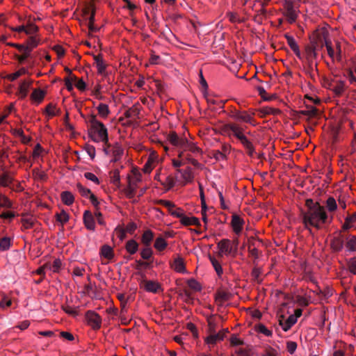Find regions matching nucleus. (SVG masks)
I'll return each instance as SVG.
<instances>
[{
    "mask_svg": "<svg viewBox=\"0 0 356 356\" xmlns=\"http://www.w3.org/2000/svg\"><path fill=\"white\" fill-rule=\"evenodd\" d=\"M103 150L106 155L111 157V162L120 161L124 154V149L122 145L118 143L111 145L108 142L107 144L104 145Z\"/></svg>",
    "mask_w": 356,
    "mask_h": 356,
    "instance_id": "nucleus-9",
    "label": "nucleus"
},
{
    "mask_svg": "<svg viewBox=\"0 0 356 356\" xmlns=\"http://www.w3.org/2000/svg\"><path fill=\"white\" fill-rule=\"evenodd\" d=\"M89 136L96 143H103L107 144L108 141V129L106 126L95 115H91L89 120Z\"/></svg>",
    "mask_w": 356,
    "mask_h": 356,
    "instance_id": "nucleus-3",
    "label": "nucleus"
},
{
    "mask_svg": "<svg viewBox=\"0 0 356 356\" xmlns=\"http://www.w3.org/2000/svg\"><path fill=\"white\" fill-rule=\"evenodd\" d=\"M285 38L286 39L287 44L291 49V50L294 52L296 56L299 58L302 59L301 53L299 49V46L297 44L296 40L293 36L285 35Z\"/></svg>",
    "mask_w": 356,
    "mask_h": 356,
    "instance_id": "nucleus-27",
    "label": "nucleus"
},
{
    "mask_svg": "<svg viewBox=\"0 0 356 356\" xmlns=\"http://www.w3.org/2000/svg\"><path fill=\"white\" fill-rule=\"evenodd\" d=\"M142 287L146 291L153 293H157L163 291L161 285L158 282L153 280H144L142 282Z\"/></svg>",
    "mask_w": 356,
    "mask_h": 356,
    "instance_id": "nucleus-18",
    "label": "nucleus"
},
{
    "mask_svg": "<svg viewBox=\"0 0 356 356\" xmlns=\"http://www.w3.org/2000/svg\"><path fill=\"white\" fill-rule=\"evenodd\" d=\"M260 113L264 115H278L282 113V111L279 108L270 107V106H264L260 109Z\"/></svg>",
    "mask_w": 356,
    "mask_h": 356,
    "instance_id": "nucleus-44",
    "label": "nucleus"
},
{
    "mask_svg": "<svg viewBox=\"0 0 356 356\" xmlns=\"http://www.w3.org/2000/svg\"><path fill=\"white\" fill-rule=\"evenodd\" d=\"M246 127H243L237 123L230 122L222 124L219 127V133L229 138H235L240 141L243 147L246 149L249 156H252L255 149L253 143L245 135Z\"/></svg>",
    "mask_w": 356,
    "mask_h": 356,
    "instance_id": "nucleus-1",
    "label": "nucleus"
},
{
    "mask_svg": "<svg viewBox=\"0 0 356 356\" xmlns=\"http://www.w3.org/2000/svg\"><path fill=\"white\" fill-rule=\"evenodd\" d=\"M83 222L89 230H95V222L92 213L90 211H86L83 213Z\"/></svg>",
    "mask_w": 356,
    "mask_h": 356,
    "instance_id": "nucleus-25",
    "label": "nucleus"
},
{
    "mask_svg": "<svg viewBox=\"0 0 356 356\" xmlns=\"http://www.w3.org/2000/svg\"><path fill=\"white\" fill-rule=\"evenodd\" d=\"M185 212L184 209L181 208H175L173 211L171 212V216L173 217L177 218L179 219V220L181 219V218L184 216Z\"/></svg>",
    "mask_w": 356,
    "mask_h": 356,
    "instance_id": "nucleus-60",
    "label": "nucleus"
},
{
    "mask_svg": "<svg viewBox=\"0 0 356 356\" xmlns=\"http://www.w3.org/2000/svg\"><path fill=\"white\" fill-rule=\"evenodd\" d=\"M343 238L341 236H334L330 243V246L334 252H340L343 248Z\"/></svg>",
    "mask_w": 356,
    "mask_h": 356,
    "instance_id": "nucleus-28",
    "label": "nucleus"
},
{
    "mask_svg": "<svg viewBox=\"0 0 356 356\" xmlns=\"http://www.w3.org/2000/svg\"><path fill=\"white\" fill-rule=\"evenodd\" d=\"M356 229V211L353 214L348 216L342 225V230L347 231L350 229Z\"/></svg>",
    "mask_w": 356,
    "mask_h": 356,
    "instance_id": "nucleus-22",
    "label": "nucleus"
},
{
    "mask_svg": "<svg viewBox=\"0 0 356 356\" xmlns=\"http://www.w3.org/2000/svg\"><path fill=\"white\" fill-rule=\"evenodd\" d=\"M226 17L229 19V21L232 23H243L245 22V19L240 17V15L237 13L234 12H227L226 13Z\"/></svg>",
    "mask_w": 356,
    "mask_h": 356,
    "instance_id": "nucleus-45",
    "label": "nucleus"
},
{
    "mask_svg": "<svg viewBox=\"0 0 356 356\" xmlns=\"http://www.w3.org/2000/svg\"><path fill=\"white\" fill-rule=\"evenodd\" d=\"M36 222L35 218L29 214H23L21 218L22 229H29L33 227Z\"/></svg>",
    "mask_w": 356,
    "mask_h": 356,
    "instance_id": "nucleus-21",
    "label": "nucleus"
},
{
    "mask_svg": "<svg viewBox=\"0 0 356 356\" xmlns=\"http://www.w3.org/2000/svg\"><path fill=\"white\" fill-rule=\"evenodd\" d=\"M45 92L40 88H35L31 95V99L37 104H40L45 97Z\"/></svg>",
    "mask_w": 356,
    "mask_h": 356,
    "instance_id": "nucleus-32",
    "label": "nucleus"
},
{
    "mask_svg": "<svg viewBox=\"0 0 356 356\" xmlns=\"http://www.w3.org/2000/svg\"><path fill=\"white\" fill-rule=\"evenodd\" d=\"M44 152V148L41 146L40 143H38L34 147L33 151L32 152L31 157L33 160L37 159L39 156L42 155Z\"/></svg>",
    "mask_w": 356,
    "mask_h": 356,
    "instance_id": "nucleus-54",
    "label": "nucleus"
},
{
    "mask_svg": "<svg viewBox=\"0 0 356 356\" xmlns=\"http://www.w3.org/2000/svg\"><path fill=\"white\" fill-rule=\"evenodd\" d=\"M142 175L137 169H133L128 175V185L125 189L126 195L131 198L135 195L138 184L141 181Z\"/></svg>",
    "mask_w": 356,
    "mask_h": 356,
    "instance_id": "nucleus-7",
    "label": "nucleus"
},
{
    "mask_svg": "<svg viewBox=\"0 0 356 356\" xmlns=\"http://www.w3.org/2000/svg\"><path fill=\"white\" fill-rule=\"evenodd\" d=\"M154 179L159 181L166 190H170L175 186L176 177L170 172L166 168H160L157 170Z\"/></svg>",
    "mask_w": 356,
    "mask_h": 356,
    "instance_id": "nucleus-5",
    "label": "nucleus"
},
{
    "mask_svg": "<svg viewBox=\"0 0 356 356\" xmlns=\"http://www.w3.org/2000/svg\"><path fill=\"white\" fill-rule=\"evenodd\" d=\"M60 199L63 203L67 206L72 205L74 202V196L70 191H63L60 193Z\"/></svg>",
    "mask_w": 356,
    "mask_h": 356,
    "instance_id": "nucleus-35",
    "label": "nucleus"
},
{
    "mask_svg": "<svg viewBox=\"0 0 356 356\" xmlns=\"http://www.w3.org/2000/svg\"><path fill=\"white\" fill-rule=\"evenodd\" d=\"M329 57L332 59V62H341L342 60V51L341 43L336 41L333 44L332 42L327 43L325 47Z\"/></svg>",
    "mask_w": 356,
    "mask_h": 356,
    "instance_id": "nucleus-12",
    "label": "nucleus"
},
{
    "mask_svg": "<svg viewBox=\"0 0 356 356\" xmlns=\"http://www.w3.org/2000/svg\"><path fill=\"white\" fill-rule=\"evenodd\" d=\"M320 50L318 48H317L316 46L311 44L309 46H307L306 47L305 51H306V58L309 62V67L313 69L314 60L316 59L317 54L316 51Z\"/></svg>",
    "mask_w": 356,
    "mask_h": 356,
    "instance_id": "nucleus-19",
    "label": "nucleus"
},
{
    "mask_svg": "<svg viewBox=\"0 0 356 356\" xmlns=\"http://www.w3.org/2000/svg\"><path fill=\"white\" fill-rule=\"evenodd\" d=\"M168 246V242L162 237L159 236L156 238L154 244V248L159 252L163 251Z\"/></svg>",
    "mask_w": 356,
    "mask_h": 356,
    "instance_id": "nucleus-40",
    "label": "nucleus"
},
{
    "mask_svg": "<svg viewBox=\"0 0 356 356\" xmlns=\"http://www.w3.org/2000/svg\"><path fill=\"white\" fill-rule=\"evenodd\" d=\"M238 245V241L237 239L234 241H230L229 239L224 238L220 240L217 243V248L218 249V255L220 257L224 255H233L236 254L237 248Z\"/></svg>",
    "mask_w": 356,
    "mask_h": 356,
    "instance_id": "nucleus-6",
    "label": "nucleus"
},
{
    "mask_svg": "<svg viewBox=\"0 0 356 356\" xmlns=\"http://www.w3.org/2000/svg\"><path fill=\"white\" fill-rule=\"evenodd\" d=\"M56 220L60 223L61 225L65 224L70 219L69 214L64 210L56 214Z\"/></svg>",
    "mask_w": 356,
    "mask_h": 356,
    "instance_id": "nucleus-49",
    "label": "nucleus"
},
{
    "mask_svg": "<svg viewBox=\"0 0 356 356\" xmlns=\"http://www.w3.org/2000/svg\"><path fill=\"white\" fill-rule=\"evenodd\" d=\"M182 149L183 150L179 153V157H185L188 162L191 163L193 166L199 167L200 163L198 162V161L193 158L189 154H185V152L188 151L192 153L195 156H200L202 154V149L200 148L196 145V143L191 142L187 139V143L184 144V146Z\"/></svg>",
    "mask_w": 356,
    "mask_h": 356,
    "instance_id": "nucleus-4",
    "label": "nucleus"
},
{
    "mask_svg": "<svg viewBox=\"0 0 356 356\" xmlns=\"http://www.w3.org/2000/svg\"><path fill=\"white\" fill-rule=\"evenodd\" d=\"M261 356H278V353L275 348L268 346L265 349Z\"/></svg>",
    "mask_w": 356,
    "mask_h": 356,
    "instance_id": "nucleus-64",
    "label": "nucleus"
},
{
    "mask_svg": "<svg viewBox=\"0 0 356 356\" xmlns=\"http://www.w3.org/2000/svg\"><path fill=\"white\" fill-rule=\"evenodd\" d=\"M327 88L332 90L336 96L340 97L346 90V82L342 80L332 81L328 83Z\"/></svg>",
    "mask_w": 356,
    "mask_h": 356,
    "instance_id": "nucleus-16",
    "label": "nucleus"
},
{
    "mask_svg": "<svg viewBox=\"0 0 356 356\" xmlns=\"http://www.w3.org/2000/svg\"><path fill=\"white\" fill-rule=\"evenodd\" d=\"M310 39L311 44L319 49H321L324 46L326 47L327 43L331 42L328 37V33L323 29L315 31Z\"/></svg>",
    "mask_w": 356,
    "mask_h": 356,
    "instance_id": "nucleus-10",
    "label": "nucleus"
},
{
    "mask_svg": "<svg viewBox=\"0 0 356 356\" xmlns=\"http://www.w3.org/2000/svg\"><path fill=\"white\" fill-rule=\"evenodd\" d=\"M76 188L79 191V193L81 194V196L83 197H90V195L92 194L91 193V191L86 187H84L82 184H76Z\"/></svg>",
    "mask_w": 356,
    "mask_h": 356,
    "instance_id": "nucleus-55",
    "label": "nucleus"
},
{
    "mask_svg": "<svg viewBox=\"0 0 356 356\" xmlns=\"http://www.w3.org/2000/svg\"><path fill=\"white\" fill-rule=\"evenodd\" d=\"M167 139L172 145L181 149H183L184 144L187 143V138L184 136H179L175 131H170Z\"/></svg>",
    "mask_w": 356,
    "mask_h": 356,
    "instance_id": "nucleus-15",
    "label": "nucleus"
},
{
    "mask_svg": "<svg viewBox=\"0 0 356 356\" xmlns=\"http://www.w3.org/2000/svg\"><path fill=\"white\" fill-rule=\"evenodd\" d=\"M299 10L291 1H286L283 5V15L289 24L296 22Z\"/></svg>",
    "mask_w": 356,
    "mask_h": 356,
    "instance_id": "nucleus-11",
    "label": "nucleus"
},
{
    "mask_svg": "<svg viewBox=\"0 0 356 356\" xmlns=\"http://www.w3.org/2000/svg\"><path fill=\"white\" fill-rule=\"evenodd\" d=\"M228 115L236 121L250 124L253 127L257 125L256 120L252 118V114L247 111L233 108L229 112Z\"/></svg>",
    "mask_w": 356,
    "mask_h": 356,
    "instance_id": "nucleus-8",
    "label": "nucleus"
},
{
    "mask_svg": "<svg viewBox=\"0 0 356 356\" xmlns=\"http://www.w3.org/2000/svg\"><path fill=\"white\" fill-rule=\"evenodd\" d=\"M39 42L40 39L36 35L30 36L26 40L25 49L31 53L34 48L38 47Z\"/></svg>",
    "mask_w": 356,
    "mask_h": 356,
    "instance_id": "nucleus-33",
    "label": "nucleus"
},
{
    "mask_svg": "<svg viewBox=\"0 0 356 356\" xmlns=\"http://www.w3.org/2000/svg\"><path fill=\"white\" fill-rule=\"evenodd\" d=\"M32 83L33 81L31 79L24 80L21 82L17 91V95L19 99H24L27 96L29 88L31 86Z\"/></svg>",
    "mask_w": 356,
    "mask_h": 356,
    "instance_id": "nucleus-20",
    "label": "nucleus"
},
{
    "mask_svg": "<svg viewBox=\"0 0 356 356\" xmlns=\"http://www.w3.org/2000/svg\"><path fill=\"white\" fill-rule=\"evenodd\" d=\"M85 318L88 325L92 330H98L102 326V317L95 311L88 310L86 312Z\"/></svg>",
    "mask_w": 356,
    "mask_h": 356,
    "instance_id": "nucleus-13",
    "label": "nucleus"
},
{
    "mask_svg": "<svg viewBox=\"0 0 356 356\" xmlns=\"http://www.w3.org/2000/svg\"><path fill=\"white\" fill-rule=\"evenodd\" d=\"M298 113L299 115H305L310 119L316 117L318 115V111L313 106L306 105V109L300 110L298 111Z\"/></svg>",
    "mask_w": 356,
    "mask_h": 356,
    "instance_id": "nucleus-30",
    "label": "nucleus"
},
{
    "mask_svg": "<svg viewBox=\"0 0 356 356\" xmlns=\"http://www.w3.org/2000/svg\"><path fill=\"white\" fill-rule=\"evenodd\" d=\"M348 266L350 272L356 275V257L351 258L348 261Z\"/></svg>",
    "mask_w": 356,
    "mask_h": 356,
    "instance_id": "nucleus-63",
    "label": "nucleus"
},
{
    "mask_svg": "<svg viewBox=\"0 0 356 356\" xmlns=\"http://www.w3.org/2000/svg\"><path fill=\"white\" fill-rule=\"evenodd\" d=\"M38 31V27L33 22H29L26 25H25V31L24 33L27 35H33L36 33Z\"/></svg>",
    "mask_w": 356,
    "mask_h": 356,
    "instance_id": "nucleus-53",
    "label": "nucleus"
},
{
    "mask_svg": "<svg viewBox=\"0 0 356 356\" xmlns=\"http://www.w3.org/2000/svg\"><path fill=\"white\" fill-rule=\"evenodd\" d=\"M0 207L4 209L13 208V201L1 192L0 193Z\"/></svg>",
    "mask_w": 356,
    "mask_h": 356,
    "instance_id": "nucleus-39",
    "label": "nucleus"
},
{
    "mask_svg": "<svg viewBox=\"0 0 356 356\" xmlns=\"http://www.w3.org/2000/svg\"><path fill=\"white\" fill-rule=\"evenodd\" d=\"M62 309L67 314L72 315V316H76L77 315V310L70 306V305H63L62 306Z\"/></svg>",
    "mask_w": 356,
    "mask_h": 356,
    "instance_id": "nucleus-62",
    "label": "nucleus"
},
{
    "mask_svg": "<svg viewBox=\"0 0 356 356\" xmlns=\"http://www.w3.org/2000/svg\"><path fill=\"white\" fill-rule=\"evenodd\" d=\"M159 161L158 153L155 150H150L147 161L143 166V172L145 173H150L159 163Z\"/></svg>",
    "mask_w": 356,
    "mask_h": 356,
    "instance_id": "nucleus-14",
    "label": "nucleus"
},
{
    "mask_svg": "<svg viewBox=\"0 0 356 356\" xmlns=\"http://www.w3.org/2000/svg\"><path fill=\"white\" fill-rule=\"evenodd\" d=\"M346 246L348 251L356 252V236L350 235L346 238Z\"/></svg>",
    "mask_w": 356,
    "mask_h": 356,
    "instance_id": "nucleus-46",
    "label": "nucleus"
},
{
    "mask_svg": "<svg viewBox=\"0 0 356 356\" xmlns=\"http://www.w3.org/2000/svg\"><path fill=\"white\" fill-rule=\"evenodd\" d=\"M33 175L35 179L40 181H45L47 179V175L46 172L38 168L33 170Z\"/></svg>",
    "mask_w": 356,
    "mask_h": 356,
    "instance_id": "nucleus-52",
    "label": "nucleus"
},
{
    "mask_svg": "<svg viewBox=\"0 0 356 356\" xmlns=\"http://www.w3.org/2000/svg\"><path fill=\"white\" fill-rule=\"evenodd\" d=\"M126 250L130 254H134L138 249V243L134 239L129 240L125 245Z\"/></svg>",
    "mask_w": 356,
    "mask_h": 356,
    "instance_id": "nucleus-43",
    "label": "nucleus"
},
{
    "mask_svg": "<svg viewBox=\"0 0 356 356\" xmlns=\"http://www.w3.org/2000/svg\"><path fill=\"white\" fill-rule=\"evenodd\" d=\"M209 259L212 264V266L213 267L216 274L219 277L222 276L223 274V270L221 266V263L220 261H218L216 258L214 257H212L209 255Z\"/></svg>",
    "mask_w": 356,
    "mask_h": 356,
    "instance_id": "nucleus-37",
    "label": "nucleus"
},
{
    "mask_svg": "<svg viewBox=\"0 0 356 356\" xmlns=\"http://www.w3.org/2000/svg\"><path fill=\"white\" fill-rule=\"evenodd\" d=\"M154 234L150 230H145L141 236V243L145 246H150L152 240L154 239Z\"/></svg>",
    "mask_w": 356,
    "mask_h": 356,
    "instance_id": "nucleus-34",
    "label": "nucleus"
},
{
    "mask_svg": "<svg viewBox=\"0 0 356 356\" xmlns=\"http://www.w3.org/2000/svg\"><path fill=\"white\" fill-rule=\"evenodd\" d=\"M153 254L152 250L150 246H146L141 250L140 255L143 259H149Z\"/></svg>",
    "mask_w": 356,
    "mask_h": 356,
    "instance_id": "nucleus-57",
    "label": "nucleus"
},
{
    "mask_svg": "<svg viewBox=\"0 0 356 356\" xmlns=\"http://www.w3.org/2000/svg\"><path fill=\"white\" fill-rule=\"evenodd\" d=\"M97 110L98 111L99 115L103 119L107 118L108 115L110 114L108 106L104 103H100L97 106Z\"/></svg>",
    "mask_w": 356,
    "mask_h": 356,
    "instance_id": "nucleus-41",
    "label": "nucleus"
},
{
    "mask_svg": "<svg viewBox=\"0 0 356 356\" xmlns=\"http://www.w3.org/2000/svg\"><path fill=\"white\" fill-rule=\"evenodd\" d=\"M296 322V317L290 315L286 320H280V325L284 331L287 332Z\"/></svg>",
    "mask_w": 356,
    "mask_h": 356,
    "instance_id": "nucleus-31",
    "label": "nucleus"
},
{
    "mask_svg": "<svg viewBox=\"0 0 356 356\" xmlns=\"http://www.w3.org/2000/svg\"><path fill=\"white\" fill-rule=\"evenodd\" d=\"M13 177L8 173L0 174V186L2 187H8L13 183Z\"/></svg>",
    "mask_w": 356,
    "mask_h": 356,
    "instance_id": "nucleus-42",
    "label": "nucleus"
},
{
    "mask_svg": "<svg viewBox=\"0 0 356 356\" xmlns=\"http://www.w3.org/2000/svg\"><path fill=\"white\" fill-rule=\"evenodd\" d=\"M93 59L95 60V63L96 65V67L97 70V72L100 74H102L106 68V65L104 63L103 56L102 54H97L93 56Z\"/></svg>",
    "mask_w": 356,
    "mask_h": 356,
    "instance_id": "nucleus-29",
    "label": "nucleus"
},
{
    "mask_svg": "<svg viewBox=\"0 0 356 356\" xmlns=\"http://www.w3.org/2000/svg\"><path fill=\"white\" fill-rule=\"evenodd\" d=\"M47 264L49 265V270L54 273L58 272L61 267V261L59 259H55L52 264Z\"/></svg>",
    "mask_w": 356,
    "mask_h": 356,
    "instance_id": "nucleus-56",
    "label": "nucleus"
},
{
    "mask_svg": "<svg viewBox=\"0 0 356 356\" xmlns=\"http://www.w3.org/2000/svg\"><path fill=\"white\" fill-rule=\"evenodd\" d=\"M45 112L49 117L52 118L54 116L58 115L60 111L59 108H57L56 105L50 103L46 106Z\"/></svg>",
    "mask_w": 356,
    "mask_h": 356,
    "instance_id": "nucleus-47",
    "label": "nucleus"
},
{
    "mask_svg": "<svg viewBox=\"0 0 356 356\" xmlns=\"http://www.w3.org/2000/svg\"><path fill=\"white\" fill-rule=\"evenodd\" d=\"M100 254L105 259H112L114 257L113 250L111 246L104 245L101 248Z\"/></svg>",
    "mask_w": 356,
    "mask_h": 356,
    "instance_id": "nucleus-38",
    "label": "nucleus"
},
{
    "mask_svg": "<svg viewBox=\"0 0 356 356\" xmlns=\"http://www.w3.org/2000/svg\"><path fill=\"white\" fill-rule=\"evenodd\" d=\"M224 339L223 332H219L217 334H212L206 338V343L209 345H215L217 341H222Z\"/></svg>",
    "mask_w": 356,
    "mask_h": 356,
    "instance_id": "nucleus-36",
    "label": "nucleus"
},
{
    "mask_svg": "<svg viewBox=\"0 0 356 356\" xmlns=\"http://www.w3.org/2000/svg\"><path fill=\"white\" fill-rule=\"evenodd\" d=\"M20 52L22 55H17L16 58L19 63H23L30 56L31 53L26 49Z\"/></svg>",
    "mask_w": 356,
    "mask_h": 356,
    "instance_id": "nucleus-59",
    "label": "nucleus"
},
{
    "mask_svg": "<svg viewBox=\"0 0 356 356\" xmlns=\"http://www.w3.org/2000/svg\"><path fill=\"white\" fill-rule=\"evenodd\" d=\"M307 210L302 213L303 222L306 227L309 226L320 229L326 222L327 215L324 207L318 202L314 203L312 200L306 202Z\"/></svg>",
    "mask_w": 356,
    "mask_h": 356,
    "instance_id": "nucleus-2",
    "label": "nucleus"
},
{
    "mask_svg": "<svg viewBox=\"0 0 356 356\" xmlns=\"http://www.w3.org/2000/svg\"><path fill=\"white\" fill-rule=\"evenodd\" d=\"M325 205L327 211L329 212H334L338 208V204L335 200V199L333 197H329L326 202Z\"/></svg>",
    "mask_w": 356,
    "mask_h": 356,
    "instance_id": "nucleus-48",
    "label": "nucleus"
},
{
    "mask_svg": "<svg viewBox=\"0 0 356 356\" xmlns=\"http://www.w3.org/2000/svg\"><path fill=\"white\" fill-rule=\"evenodd\" d=\"M170 266L177 273H185L186 272L184 259L180 257L175 258Z\"/></svg>",
    "mask_w": 356,
    "mask_h": 356,
    "instance_id": "nucleus-24",
    "label": "nucleus"
},
{
    "mask_svg": "<svg viewBox=\"0 0 356 356\" xmlns=\"http://www.w3.org/2000/svg\"><path fill=\"white\" fill-rule=\"evenodd\" d=\"M84 177L86 179L92 181L94 184H95L97 185L99 184V180L98 177L92 172H85Z\"/></svg>",
    "mask_w": 356,
    "mask_h": 356,
    "instance_id": "nucleus-58",
    "label": "nucleus"
},
{
    "mask_svg": "<svg viewBox=\"0 0 356 356\" xmlns=\"http://www.w3.org/2000/svg\"><path fill=\"white\" fill-rule=\"evenodd\" d=\"M11 246V239L10 237H3L0 238V250H8Z\"/></svg>",
    "mask_w": 356,
    "mask_h": 356,
    "instance_id": "nucleus-51",
    "label": "nucleus"
},
{
    "mask_svg": "<svg viewBox=\"0 0 356 356\" xmlns=\"http://www.w3.org/2000/svg\"><path fill=\"white\" fill-rule=\"evenodd\" d=\"M255 331L258 333L263 334L266 337H272V330L268 329L264 324H258L255 326Z\"/></svg>",
    "mask_w": 356,
    "mask_h": 356,
    "instance_id": "nucleus-50",
    "label": "nucleus"
},
{
    "mask_svg": "<svg viewBox=\"0 0 356 356\" xmlns=\"http://www.w3.org/2000/svg\"><path fill=\"white\" fill-rule=\"evenodd\" d=\"M244 225L245 220L241 216L236 214L232 216L231 226L236 234L239 235L241 233Z\"/></svg>",
    "mask_w": 356,
    "mask_h": 356,
    "instance_id": "nucleus-17",
    "label": "nucleus"
},
{
    "mask_svg": "<svg viewBox=\"0 0 356 356\" xmlns=\"http://www.w3.org/2000/svg\"><path fill=\"white\" fill-rule=\"evenodd\" d=\"M180 222L184 226H191V225H195L196 227L201 226V223L200 220L195 216H186L184 214V216L181 218L180 220Z\"/></svg>",
    "mask_w": 356,
    "mask_h": 356,
    "instance_id": "nucleus-26",
    "label": "nucleus"
},
{
    "mask_svg": "<svg viewBox=\"0 0 356 356\" xmlns=\"http://www.w3.org/2000/svg\"><path fill=\"white\" fill-rule=\"evenodd\" d=\"M177 171L178 173L181 174V177L182 178L181 182L183 184L185 185L193 180L194 176L191 168H187L184 170L178 169Z\"/></svg>",
    "mask_w": 356,
    "mask_h": 356,
    "instance_id": "nucleus-23",
    "label": "nucleus"
},
{
    "mask_svg": "<svg viewBox=\"0 0 356 356\" xmlns=\"http://www.w3.org/2000/svg\"><path fill=\"white\" fill-rule=\"evenodd\" d=\"M111 181L113 184L117 185L120 183V171L118 169L114 170L112 172L111 175Z\"/></svg>",
    "mask_w": 356,
    "mask_h": 356,
    "instance_id": "nucleus-61",
    "label": "nucleus"
}]
</instances>
